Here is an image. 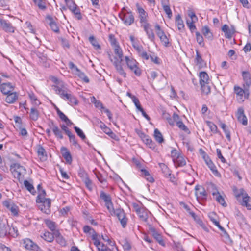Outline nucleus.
Masks as SVG:
<instances>
[{"label": "nucleus", "mask_w": 251, "mask_h": 251, "mask_svg": "<svg viewBox=\"0 0 251 251\" xmlns=\"http://www.w3.org/2000/svg\"><path fill=\"white\" fill-rule=\"evenodd\" d=\"M65 1L67 6L70 11H72L77 6L76 4L72 0H65Z\"/></svg>", "instance_id": "680f3d73"}, {"label": "nucleus", "mask_w": 251, "mask_h": 251, "mask_svg": "<svg viewBox=\"0 0 251 251\" xmlns=\"http://www.w3.org/2000/svg\"><path fill=\"white\" fill-rule=\"evenodd\" d=\"M8 229V223L0 218V237L3 238L7 236Z\"/></svg>", "instance_id": "412c9836"}, {"label": "nucleus", "mask_w": 251, "mask_h": 251, "mask_svg": "<svg viewBox=\"0 0 251 251\" xmlns=\"http://www.w3.org/2000/svg\"><path fill=\"white\" fill-rule=\"evenodd\" d=\"M39 112L38 110L35 107L31 108L30 113V118L33 121H36L39 118Z\"/></svg>", "instance_id": "09e8293b"}, {"label": "nucleus", "mask_w": 251, "mask_h": 251, "mask_svg": "<svg viewBox=\"0 0 251 251\" xmlns=\"http://www.w3.org/2000/svg\"><path fill=\"white\" fill-rule=\"evenodd\" d=\"M163 9L169 18L172 16V12L170 9V4L168 0H163L161 1Z\"/></svg>", "instance_id": "bb28decb"}, {"label": "nucleus", "mask_w": 251, "mask_h": 251, "mask_svg": "<svg viewBox=\"0 0 251 251\" xmlns=\"http://www.w3.org/2000/svg\"><path fill=\"white\" fill-rule=\"evenodd\" d=\"M76 75H77L80 79L83 80L85 82L88 83L89 82V79L88 77L85 75V74L81 72L80 70L79 72L77 73Z\"/></svg>", "instance_id": "69168bd1"}, {"label": "nucleus", "mask_w": 251, "mask_h": 251, "mask_svg": "<svg viewBox=\"0 0 251 251\" xmlns=\"http://www.w3.org/2000/svg\"><path fill=\"white\" fill-rule=\"evenodd\" d=\"M150 231L152 234V235L158 242V243L162 246H165V244L162 239V237L160 234H159L154 228H151Z\"/></svg>", "instance_id": "5701e85b"}, {"label": "nucleus", "mask_w": 251, "mask_h": 251, "mask_svg": "<svg viewBox=\"0 0 251 251\" xmlns=\"http://www.w3.org/2000/svg\"><path fill=\"white\" fill-rule=\"evenodd\" d=\"M0 89L1 93L5 95L14 90V87L10 83H2L0 86Z\"/></svg>", "instance_id": "4be33fe9"}, {"label": "nucleus", "mask_w": 251, "mask_h": 251, "mask_svg": "<svg viewBox=\"0 0 251 251\" xmlns=\"http://www.w3.org/2000/svg\"><path fill=\"white\" fill-rule=\"evenodd\" d=\"M74 128L77 135L79 136L80 138H81L82 140L85 141L86 139L85 135L80 128L77 126H75Z\"/></svg>", "instance_id": "6e6d98bb"}, {"label": "nucleus", "mask_w": 251, "mask_h": 251, "mask_svg": "<svg viewBox=\"0 0 251 251\" xmlns=\"http://www.w3.org/2000/svg\"><path fill=\"white\" fill-rule=\"evenodd\" d=\"M202 33L205 38L209 40L213 39V34L207 26H204L202 28Z\"/></svg>", "instance_id": "4c0bfd02"}, {"label": "nucleus", "mask_w": 251, "mask_h": 251, "mask_svg": "<svg viewBox=\"0 0 251 251\" xmlns=\"http://www.w3.org/2000/svg\"><path fill=\"white\" fill-rule=\"evenodd\" d=\"M119 17L126 25H130L134 22V17L131 12L120 13Z\"/></svg>", "instance_id": "9d476101"}, {"label": "nucleus", "mask_w": 251, "mask_h": 251, "mask_svg": "<svg viewBox=\"0 0 251 251\" xmlns=\"http://www.w3.org/2000/svg\"><path fill=\"white\" fill-rule=\"evenodd\" d=\"M34 4L42 10H45L47 8L46 2L45 0H32Z\"/></svg>", "instance_id": "de8ad7c7"}, {"label": "nucleus", "mask_w": 251, "mask_h": 251, "mask_svg": "<svg viewBox=\"0 0 251 251\" xmlns=\"http://www.w3.org/2000/svg\"><path fill=\"white\" fill-rule=\"evenodd\" d=\"M139 137L141 138L143 142L149 148L154 149L155 147L154 142L152 141L151 139L148 136L145 134L143 132L139 134Z\"/></svg>", "instance_id": "dca6fc26"}, {"label": "nucleus", "mask_w": 251, "mask_h": 251, "mask_svg": "<svg viewBox=\"0 0 251 251\" xmlns=\"http://www.w3.org/2000/svg\"><path fill=\"white\" fill-rule=\"evenodd\" d=\"M232 191L234 193V194L237 200L241 196H243L245 194H244V190L243 189H238L236 186H233L232 187Z\"/></svg>", "instance_id": "49530a36"}, {"label": "nucleus", "mask_w": 251, "mask_h": 251, "mask_svg": "<svg viewBox=\"0 0 251 251\" xmlns=\"http://www.w3.org/2000/svg\"><path fill=\"white\" fill-rule=\"evenodd\" d=\"M195 195L197 198L201 199H206L207 197V193L205 189L201 186L197 185L195 186Z\"/></svg>", "instance_id": "aec40b11"}, {"label": "nucleus", "mask_w": 251, "mask_h": 251, "mask_svg": "<svg viewBox=\"0 0 251 251\" xmlns=\"http://www.w3.org/2000/svg\"><path fill=\"white\" fill-rule=\"evenodd\" d=\"M93 236V239L92 240L93 243L99 251H106L108 248L107 246L100 241L101 239L100 235L98 234Z\"/></svg>", "instance_id": "4468645a"}, {"label": "nucleus", "mask_w": 251, "mask_h": 251, "mask_svg": "<svg viewBox=\"0 0 251 251\" xmlns=\"http://www.w3.org/2000/svg\"><path fill=\"white\" fill-rule=\"evenodd\" d=\"M7 95L5 98V101L8 103H14L18 98V95L15 92H11L10 93L6 94Z\"/></svg>", "instance_id": "c85d7f7f"}, {"label": "nucleus", "mask_w": 251, "mask_h": 251, "mask_svg": "<svg viewBox=\"0 0 251 251\" xmlns=\"http://www.w3.org/2000/svg\"><path fill=\"white\" fill-rule=\"evenodd\" d=\"M173 162L176 167H183L186 164V159L181 154L174 159Z\"/></svg>", "instance_id": "c756f323"}, {"label": "nucleus", "mask_w": 251, "mask_h": 251, "mask_svg": "<svg viewBox=\"0 0 251 251\" xmlns=\"http://www.w3.org/2000/svg\"><path fill=\"white\" fill-rule=\"evenodd\" d=\"M207 125L209 127L210 130L213 133H216L217 131V126L213 122L211 121L206 122Z\"/></svg>", "instance_id": "0e129e2a"}, {"label": "nucleus", "mask_w": 251, "mask_h": 251, "mask_svg": "<svg viewBox=\"0 0 251 251\" xmlns=\"http://www.w3.org/2000/svg\"><path fill=\"white\" fill-rule=\"evenodd\" d=\"M136 7L141 25L149 23V17L147 12L142 7L140 6L139 4H136Z\"/></svg>", "instance_id": "1a4fd4ad"}, {"label": "nucleus", "mask_w": 251, "mask_h": 251, "mask_svg": "<svg viewBox=\"0 0 251 251\" xmlns=\"http://www.w3.org/2000/svg\"><path fill=\"white\" fill-rule=\"evenodd\" d=\"M209 79L208 74L205 72H201L200 74V84L209 83Z\"/></svg>", "instance_id": "79ce46f5"}, {"label": "nucleus", "mask_w": 251, "mask_h": 251, "mask_svg": "<svg viewBox=\"0 0 251 251\" xmlns=\"http://www.w3.org/2000/svg\"><path fill=\"white\" fill-rule=\"evenodd\" d=\"M41 237L45 241L51 242L53 241L54 238V235L49 231H45Z\"/></svg>", "instance_id": "37998d69"}, {"label": "nucleus", "mask_w": 251, "mask_h": 251, "mask_svg": "<svg viewBox=\"0 0 251 251\" xmlns=\"http://www.w3.org/2000/svg\"><path fill=\"white\" fill-rule=\"evenodd\" d=\"M75 15V18L78 20H81L82 18L80 10L78 6H76L72 11H71Z\"/></svg>", "instance_id": "5fc2aeb1"}, {"label": "nucleus", "mask_w": 251, "mask_h": 251, "mask_svg": "<svg viewBox=\"0 0 251 251\" xmlns=\"http://www.w3.org/2000/svg\"><path fill=\"white\" fill-rule=\"evenodd\" d=\"M47 19L49 20V25L51 30L55 33H58L59 31V28L57 24L53 20V18L51 16H48L47 17Z\"/></svg>", "instance_id": "72a5a7b5"}, {"label": "nucleus", "mask_w": 251, "mask_h": 251, "mask_svg": "<svg viewBox=\"0 0 251 251\" xmlns=\"http://www.w3.org/2000/svg\"><path fill=\"white\" fill-rule=\"evenodd\" d=\"M56 112L58 116L61 120L66 123L67 126H71L73 123L68 119V118L58 108H56Z\"/></svg>", "instance_id": "f704fd0d"}, {"label": "nucleus", "mask_w": 251, "mask_h": 251, "mask_svg": "<svg viewBox=\"0 0 251 251\" xmlns=\"http://www.w3.org/2000/svg\"><path fill=\"white\" fill-rule=\"evenodd\" d=\"M241 204L247 207L248 210H251V198L245 193L243 196Z\"/></svg>", "instance_id": "7c9ffc66"}, {"label": "nucleus", "mask_w": 251, "mask_h": 251, "mask_svg": "<svg viewBox=\"0 0 251 251\" xmlns=\"http://www.w3.org/2000/svg\"><path fill=\"white\" fill-rule=\"evenodd\" d=\"M141 27L144 29L148 38L151 41H154L155 39V35L152 29L151 28V25L150 23H147L141 25Z\"/></svg>", "instance_id": "f3484780"}, {"label": "nucleus", "mask_w": 251, "mask_h": 251, "mask_svg": "<svg viewBox=\"0 0 251 251\" xmlns=\"http://www.w3.org/2000/svg\"><path fill=\"white\" fill-rule=\"evenodd\" d=\"M52 130L57 138L60 139H63V136L62 133V131L60 130L57 126H54L52 128Z\"/></svg>", "instance_id": "3c124183"}, {"label": "nucleus", "mask_w": 251, "mask_h": 251, "mask_svg": "<svg viewBox=\"0 0 251 251\" xmlns=\"http://www.w3.org/2000/svg\"><path fill=\"white\" fill-rule=\"evenodd\" d=\"M202 158L208 168L213 172V173L215 175L218 174V171H217L215 165L210 159L209 156L204 151H202Z\"/></svg>", "instance_id": "ddd939ff"}, {"label": "nucleus", "mask_w": 251, "mask_h": 251, "mask_svg": "<svg viewBox=\"0 0 251 251\" xmlns=\"http://www.w3.org/2000/svg\"><path fill=\"white\" fill-rule=\"evenodd\" d=\"M11 171L14 177L18 179L20 182L22 181L25 174H26V169L25 167L18 163L11 165Z\"/></svg>", "instance_id": "7ed1b4c3"}, {"label": "nucleus", "mask_w": 251, "mask_h": 251, "mask_svg": "<svg viewBox=\"0 0 251 251\" xmlns=\"http://www.w3.org/2000/svg\"><path fill=\"white\" fill-rule=\"evenodd\" d=\"M196 38L197 42L199 45L201 46L204 45L203 38L202 36L199 32H196Z\"/></svg>", "instance_id": "338daca9"}, {"label": "nucleus", "mask_w": 251, "mask_h": 251, "mask_svg": "<svg viewBox=\"0 0 251 251\" xmlns=\"http://www.w3.org/2000/svg\"><path fill=\"white\" fill-rule=\"evenodd\" d=\"M100 198L104 201L105 205L109 211L114 208L111 197L109 194L105 193L103 191H101Z\"/></svg>", "instance_id": "9b49d317"}, {"label": "nucleus", "mask_w": 251, "mask_h": 251, "mask_svg": "<svg viewBox=\"0 0 251 251\" xmlns=\"http://www.w3.org/2000/svg\"><path fill=\"white\" fill-rule=\"evenodd\" d=\"M196 22L190 21L189 19H186V25L192 32L196 29V27L194 24Z\"/></svg>", "instance_id": "13d9d810"}, {"label": "nucleus", "mask_w": 251, "mask_h": 251, "mask_svg": "<svg viewBox=\"0 0 251 251\" xmlns=\"http://www.w3.org/2000/svg\"><path fill=\"white\" fill-rule=\"evenodd\" d=\"M196 56L195 59V63L200 68H201L205 65L204 60L202 59L201 55L198 50H196Z\"/></svg>", "instance_id": "c9c22d12"}, {"label": "nucleus", "mask_w": 251, "mask_h": 251, "mask_svg": "<svg viewBox=\"0 0 251 251\" xmlns=\"http://www.w3.org/2000/svg\"><path fill=\"white\" fill-rule=\"evenodd\" d=\"M37 152L40 160L44 161L47 160V155L44 148L40 145L37 147Z\"/></svg>", "instance_id": "b1692460"}, {"label": "nucleus", "mask_w": 251, "mask_h": 251, "mask_svg": "<svg viewBox=\"0 0 251 251\" xmlns=\"http://www.w3.org/2000/svg\"><path fill=\"white\" fill-rule=\"evenodd\" d=\"M22 244L24 248L29 250V251H38L39 247L29 239L27 238L23 240Z\"/></svg>", "instance_id": "f8f14e48"}, {"label": "nucleus", "mask_w": 251, "mask_h": 251, "mask_svg": "<svg viewBox=\"0 0 251 251\" xmlns=\"http://www.w3.org/2000/svg\"><path fill=\"white\" fill-rule=\"evenodd\" d=\"M89 41L92 45L94 47L95 50H100L101 49V47L97 40L95 39L94 36H91L89 38Z\"/></svg>", "instance_id": "8fccbe9b"}, {"label": "nucleus", "mask_w": 251, "mask_h": 251, "mask_svg": "<svg viewBox=\"0 0 251 251\" xmlns=\"http://www.w3.org/2000/svg\"><path fill=\"white\" fill-rule=\"evenodd\" d=\"M109 212L111 216H116L118 218L123 228L126 226L127 218L123 209L119 208L115 209L114 208H113Z\"/></svg>", "instance_id": "20e7f679"}, {"label": "nucleus", "mask_w": 251, "mask_h": 251, "mask_svg": "<svg viewBox=\"0 0 251 251\" xmlns=\"http://www.w3.org/2000/svg\"><path fill=\"white\" fill-rule=\"evenodd\" d=\"M114 51L118 57L113 56L108 54L109 59L113 63L117 72L124 77H126V73L125 72L122 65L123 56L122 49L119 46H115L114 47Z\"/></svg>", "instance_id": "f03ea898"}, {"label": "nucleus", "mask_w": 251, "mask_h": 251, "mask_svg": "<svg viewBox=\"0 0 251 251\" xmlns=\"http://www.w3.org/2000/svg\"><path fill=\"white\" fill-rule=\"evenodd\" d=\"M154 137L156 142L161 144L164 142V138L160 131L156 128L154 131Z\"/></svg>", "instance_id": "c03bdc74"}, {"label": "nucleus", "mask_w": 251, "mask_h": 251, "mask_svg": "<svg viewBox=\"0 0 251 251\" xmlns=\"http://www.w3.org/2000/svg\"><path fill=\"white\" fill-rule=\"evenodd\" d=\"M222 30L225 33V37L228 39L231 38L235 31V28L233 26L229 27V26L226 24L222 26Z\"/></svg>", "instance_id": "6ab92c4d"}, {"label": "nucleus", "mask_w": 251, "mask_h": 251, "mask_svg": "<svg viewBox=\"0 0 251 251\" xmlns=\"http://www.w3.org/2000/svg\"><path fill=\"white\" fill-rule=\"evenodd\" d=\"M53 90L56 94L65 100L67 101L68 103L71 105H76L78 103L76 98L72 94L66 86L62 82H58L56 85L53 86Z\"/></svg>", "instance_id": "f257e3e1"}, {"label": "nucleus", "mask_w": 251, "mask_h": 251, "mask_svg": "<svg viewBox=\"0 0 251 251\" xmlns=\"http://www.w3.org/2000/svg\"><path fill=\"white\" fill-rule=\"evenodd\" d=\"M125 60L127 67L133 71L136 75L139 76L141 75V70L137 66L138 63L136 60L128 56H126Z\"/></svg>", "instance_id": "423d86ee"}, {"label": "nucleus", "mask_w": 251, "mask_h": 251, "mask_svg": "<svg viewBox=\"0 0 251 251\" xmlns=\"http://www.w3.org/2000/svg\"><path fill=\"white\" fill-rule=\"evenodd\" d=\"M25 187L33 195H34L36 191L33 185L27 180H25L24 182Z\"/></svg>", "instance_id": "603ef678"}, {"label": "nucleus", "mask_w": 251, "mask_h": 251, "mask_svg": "<svg viewBox=\"0 0 251 251\" xmlns=\"http://www.w3.org/2000/svg\"><path fill=\"white\" fill-rule=\"evenodd\" d=\"M18 235L19 233L17 228L13 225H12L11 227L8 225L7 235L13 237H16Z\"/></svg>", "instance_id": "58836bf2"}, {"label": "nucleus", "mask_w": 251, "mask_h": 251, "mask_svg": "<svg viewBox=\"0 0 251 251\" xmlns=\"http://www.w3.org/2000/svg\"><path fill=\"white\" fill-rule=\"evenodd\" d=\"M216 200L218 201L220 204L223 205L224 207H226L227 206V204L225 201L224 198L221 195H217L215 197Z\"/></svg>", "instance_id": "774afa93"}, {"label": "nucleus", "mask_w": 251, "mask_h": 251, "mask_svg": "<svg viewBox=\"0 0 251 251\" xmlns=\"http://www.w3.org/2000/svg\"><path fill=\"white\" fill-rule=\"evenodd\" d=\"M236 115L239 122L244 126H246L247 125V118L244 114V110L243 107H239L238 108Z\"/></svg>", "instance_id": "2eb2a0df"}, {"label": "nucleus", "mask_w": 251, "mask_h": 251, "mask_svg": "<svg viewBox=\"0 0 251 251\" xmlns=\"http://www.w3.org/2000/svg\"><path fill=\"white\" fill-rule=\"evenodd\" d=\"M176 25L177 26L179 31L182 32L184 29V24L180 15L178 14L175 18Z\"/></svg>", "instance_id": "2f4dec72"}, {"label": "nucleus", "mask_w": 251, "mask_h": 251, "mask_svg": "<svg viewBox=\"0 0 251 251\" xmlns=\"http://www.w3.org/2000/svg\"><path fill=\"white\" fill-rule=\"evenodd\" d=\"M140 218L144 221H146L148 219V210L144 207H142L140 210L137 213Z\"/></svg>", "instance_id": "a19ab883"}, {"label": "nucleus", "mask_w": 251, "mask_h": 251, "mask_svg": "<svg viewBox=\"0 0 251 251\" xmlns=\"http://www.w3.org/2000/svg\"><path fill=\"white\" fill-rule=\"evenodd\" d=\"M39 199L36 200L37 203H40L39 208L43 212L46 214L50 213L51 201L50 199H43L39 196Z\"/></svg>", "instance_id": "39448f33"}, {"label": "nucleus", "mask_w": 251, "mask_h": 251, "mask_svg": "<svg viewBox=\"0 0 251 251\" xmlns=\"http://www.w3.org/2000/svg\"><path fill=\"white\" fill-rule=\"evenodd\" d=\"M201 91L203 94L207 95L210 93V87L209 83L201 84Z\"/></svg>", "instance_id": "4d7b16f0"}, {"label": "nucleus", "mask_w": 251, "mask_h": 251, "mask_svg": "<svg viewBox=\"0 0 251 251\" xmlns=\"http://www.w3.org/2000/svg\"><path fill=\"white\" fill-rule=\"evenodd\" d=\"M69 138V140L71 143L76 148H80V145L78 143L75 136L72 133L68 136Z\"/></svg>", "instance_id": "864d4df0"}, {"label": "nucleus", "mask_w": 251, "mask_h": 251, "mask_svg": "<svg viewBox=\"0 0 251 251\" xmlns=\"http://www.w3.org/2000/svg\"><path fill=\"white\" fill-rule=\"evenodd\" d=\"M78 176L80 177L82 180L88 178V175L86 171L82 168H80L78 171Z\"/></svg>", "instance_id": "e2e57ef3"}, {"label": "nucleus", "mask_w": 251, "mask_h": 251, "mask_svg": "<svg viewBox=\"0 0 251 251\" xmlns=\"http://www.w3.org/2000/svg\"><path fill=\"white\" fill-rule=\"evenodd\" d=\"M54 235L58 243L62 246H64L66 244L65 240L61 235L59 231H55L54 233Z\"/></svg>", "instance_id": "ea45409f"}, {"label": "nucleus", "mask_w": 251, "mask_h": 251, "mask_svg": "<svg viewBox=\"0 0 251 251\" xmlns=\"http://www.w3.org/2000/svg\"><path fill=\"white\" fill-rule=\"evenodd\" d=\"M176 125L181 130L185 131L186 133H190L189 129L181 121H178Z\"/></svg>", "instance_id": "bf43d9fd"}, {"label": "nucleus", "mask_w": 251, "mask_h": 251, "mask_svg": "<svg viewBox=\"0 0 251 251\" xmlns=\"http://www.w3.org/2000/svg\"><path fill=\"white\" fill-rule=\"evenodd\" d=\"M155 29L157 35L160 38V40L162 44L165 47H168L170 46L169 39L166 35H165L163 30L161 29L160 26L158 24L155 25Z\"/></svg>", "instance_id": "6e6552de"}, {"label": "nucleus", "mask_w": 251, "mask_h": 251, "mask_svg": "<svg viewBox=\"0 0 251 251\" xmlns=\"http://www.w3.org/2000/svg\"><path fill=\"white\" fill-rule=\"evenodd\" d=\"M83 232L86 234H89L91 235L92 240L93 239V236L98 235V234L95 230L89 226H85L83 228Z\"/></svg>", "instance_id": "e433bc0d"}, {"label": "nucleus", "mask_w": 251, "mask_h": 251, "mask_svg": "<svg viewBox=\"0 0 251 251\" xmlns=\"http://www.w3.org/2000/svg\"><path fill=\"white\" fill-rule=\"evenodd\" d=\"M3 30L6 32L13 33L14 32V27L11 24L4 20L0 25Z\"/></svg>", "instance_id": "cd10ccee"}, {"label": "nucleus", "mask_w": 251, "mask_h": 251, "mask_svg": "<svg viewBox=\"0 0 251 251\" xmlns=\"http://www.w3.org/2000/svg\"><path fill=\"white\" fill-rule=\"evenodd\" d=\"M242 76L244 81L243 86L250 87L251 84V76L250 73L248 71H243L242 72Z\"/></svg>", "instance_id": "393cba45"}, {"label": "nucleus", "mask_w": 251, "mask_h": 251, "mask_svg": "<svg viewBox=\"0 0 251 251\" xmlns=\"http://www.w3.org/2000/svg\"><path fill=\"white\" fill-rule=\"evenodd\" d=\"M44 223H45L47 226L52 231L53 233L55 231H59V230L57 229V225L56 224L50 220V219H45L44 220Z\"/></svg>", "instance_id": "473e14b6"}, {"label": "nucleus", "mask_w": 251, "mask_h": 251, "mask_svg": "<svg viewBox=\"0 0 251 251\" xmlns=\"http://www.w3.org/2000/svg\"><path fill=\"white\" fill-rule=\"evenodd\" d=\"M61 151L64 158L65 159L66 162L69 164H71L72 162V157L66 147H62L61 149Z\"/></svg>", "instance_id": "a878e982"}, {"label": "nucleus", "mask_w": 251, "mask_h": 251, "mask_svg": "<svg viewBox=\"0 0 251 251\" xmlns=\"http://www.w3.org/2000/svg\"><path fill=\"white\" fill-rule=\"evenodd\" d=\"M158 165L166 177H168L171 175V171L166 164L164 163H159Z\"/></svg>", "instance_id": "a18cd8bd"}, {"label": "nucleus", "mask_w": 251, "mask_h": 251, "mask_svg": "<svg viewBox=\"0 0 251 251\" xmlns=\"http://www.w3.org/2000/svg\"><path fill=\"white\" fill-rule=\"evenodd\" d=\"M3 205L8 209L13 216L17 217L19 215V209L18 206L13 201L6 200L3 201Z\"/></svg>", "instance_id": "0eeeda50"}, {"label": "nucleus", "mask_w": 251, "mask_h": 251, "mask_svg": "<svg viewBox=\"0 0 251 251\" xmlns=\"http://www.w3.org/2000/svg\"><path fill=\"white\" fill-rule=\"evenodd\" d=\"M234 91L236 95V100L239 103H242L244 101L243 95L245 93L244 88L242 89L238 86L234 87Z\"/></svg>", "instance_id": "a211bd4d"}, {"label": "nucleus", "mask_w": 251, "mask_h": 251, "mask_svg": "<svg viewBox=\"0 0 251 251\" xmlns=\"http://www.w3.org/2000/svg\"><path fill=\"white\" fill-rule=\"evenodd\" d=\"M68 66L69 68L71 70L72 72L75 75H76V73L79 72L80 71L77 67L72 62H69Z\"/></svg>", "instance_id": "052dcab7"}]
</instances>
